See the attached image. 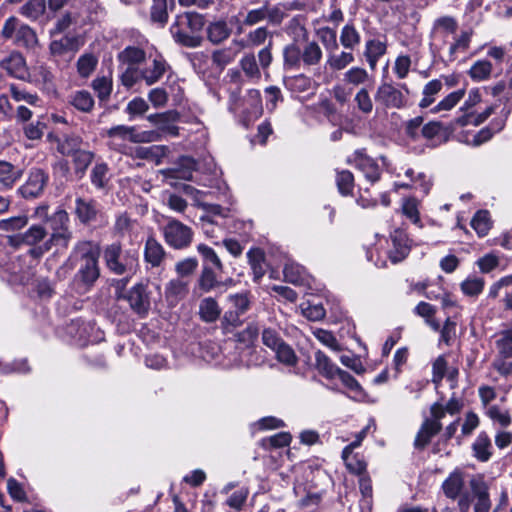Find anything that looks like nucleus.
<instances>
[{
  "instance_id": "obj_1",
  "label": "nucleus",
  "mask_w": 512,
  "mask_h": 512,
  "mask_svg": "<svg viewBox=\"0 0 512 512\" xmlns=\"http://www.w3.org/2000/svg\"><path fill=\"white\" fill-rule=\"evenodd\" d=\"M107 145L111 150L128 155V143H150L160 140V133L154 130L138 131L135 126L116 125L106 130Z\"/></svg>"
},
{
  "instance_id": "obj_2",
  "label": "nucleus",
  "mask_w": 512,
  "mask_h": 512,
  "mask_svg": "<svg viewBox=\"0 0 512 512\" xmlns=\"http://www.w3.org/2000/svg\"><path fill=\"white\" fill-rule=\"evenodd\" d=\"M79 256L81 260L76 277L87 287H91L100 276L98 259L100 256L99 244L82 240L75 244L71 256Z\"/></svg>"
},
{
  "instance_id": "obj_3",
  "label": "nucleus",
  "mask_w": 512,
  "mask_h": 512,
  "mask_svg": "<svg viewBox=\"0 0 512 512\" xmlns=\"http://www.w3.org/2000/svg\"><path fill=\"white\" fill-rule=\"evenodd\" d=\"M471 494L463 493L458 499L460 512H469L473 503L474 512H490L492 501L489 493V485L483 475L473 476L469 481Z\"/></svg>"
},
{
  "instance_id": "obj_4",
  "label": "nucleus",
  "mask_w": 512,
  "mask_h": 512,
  "mask_svg": "<svg viewBox=\"0 0 512 512\" xmlns=\"http://www.w3.org/2000/svg\"><path fill=\"white\" fill-rule=\"evenodd\" d=\"M104 260L108 269L116 275L133 272L138 264V255L135 250L123 252L119 242L106 246Z\"/></svg>"
},
{
  "instance_id": "obj_5",
  "label": "nucleus",
  "mask_w": 512,
  "mask_h": 512,
  "mask_svg": "<svg viewBox=\"0 0 512 512\" xmlns=\"http://www.w3.org/2000/svg\"><path fill=\"white\" fill-rule=\"evenodd\" d=\"M161 232L166 244L176 250L189 247L193 240L192 229L174 218H168Z\"/></svg>"
},
{
  "instance_id": "obj_6",
  "label": "nucleus",
  "mask_w": 512,
  "mask_h": 512,
  "mask_svg": "<svg viewBox=\"0 0 512 512\" xmlns=\"http://www.w3.org/2000/svg\"><path fill=\"white\" fill-rule=\"evenodd\" d=\"M495 347L493 366L501 375L508 376L512 373V328L497 334Z\"/></svg>"
},
{
  "instance_id": "obj_7",
  "label": "nucleus",
  "mask_w": 512,
  "mask_h": 512,
  "mask_svg": "<svg viewBox=\"0 0 512 512\" xmlns=\"http://www.w3.org/2000/svg\"><path fill=\"white\" fill-rule=\"evenodd\" d=\"M69 215L64 209H58L51 216L52 234L46 240L50 249L53 246L67 248L72 239V231L68 227Z\"/></svg>"
},
{
  "instance_id": "obj_8",
  "label": "nucleus",
  "mask_w": 512,
  "mask_h": 512,
  "mask_svg": "<svg viewBox=\"0 0 512 512\" xmlns=\"http://www.w3.org/2000/svg\"><path fill=\"white\" fill-rule=\"evenodd\" d=\"M63 2H49L48 8L45 2H26L21 7V14L31 20H37L41 23L48 22L54 13L62 7Z\"/></svg>"
},
{
  "instance_id": "obj_9",
  "label": "nucleus",
  "mask_w": 512,
  "mask_h": 512,
  "mask_svg": "<svg viewBox=\"0 0 512 512\" xmlns=\"http://www.w3.org/2000/svg\"><path fill=\"white\" fill-rule=\"evenodd\" d=\"M84 45L83 38L75 35H64L60 39L51 41L49 50L54 57H65L69 60Z\"/></svg>"
},
{
  "instance_id": "obj_10",
  "label": "nucleus",
  "mask_w": 512,
  "mask_h": 512,
  "mask_svg": "<svg viewBox=\"0 0 512 512\" xmlns=\"http://www.w3.org/2000/svg\"><path fill=\"white\" fill-rule=\"evenodd\" d=\"M101 213L100 204L91 198L77 197L75 199L74 214L83 225H90L97 221Z\"/></svg>"
},
{
  "instance_id": "obj_11",
  "label": "nucleus",
  "mask_w": 512,
  "mask_h": 512,
  "mask_svg": "<svg viewBox=\"0 0 512 512\" xmlns=\"http://www.w3.org/2000/svg\"><path fill=\"white\" fill-rule=\"evenodd\" d=\"M348 163L354 165L360 170L370 183H375L380 179L381 171L378 164L364 150H356L348 159Z\"/></svg>"
},
{
  "instance_id": "obj_12",
  "label": "nucleus",
  "mask_w": 512,
  "mask_h": 512,
  "mask_svg": "<svg viewBox=\"0 0 512 512\" xmlns=\"http://www.w3.org/2000/svg\"><path fill=\"white\" fill-rule=\"evenodd\" d=\"M48 175L41 169L31 170L27 181L19 187L18 193L24 198H35L42 194Z\"/></svg>"
},
{
  "instance_id": "obj_13",
  "label": "nucleus",
  "mask_w": 512,
  "mask_h": 512,
  "mask_svg": "<svg viewBox=\"0 0 512 512\" xmlns=\"http://www.w3.org/2000/svg\"><path fill=\"white\" fill-rule=\"evenodd\" d=\"M375 100L386 108H401L405 105L403 93L390 83H382L377 88Z\"/></svg>"
},
{
  "instance_id": "obj_14",
  "label": "nucleus",
  "mask_w": 512,
  "mask_h": 512,
  "mask_svg": "<svg viewBox=\"0 0 512 512\" xmlns=\"http://www.w3.org/2000/svg\"><path fill=\"white\" fill-rule=\"evenodd\" d=\"M196 170V161L191 157H181L177 166L162 171L164 178L169 180H191Z\"/></svg>"
},
{
  "instance_id": "obj_15",
  "label": "nucleus",
  "mask_w": 512,
  "mask_h": 512,
  "mask_svg": "<svg viewBox=\"0 0 512 512\" xmlns=\"http://www.w3.org/2000/svg\"><path fill=\"white\" fill-rule=\"evenodd\" d=\"M126 299L130 307L139 315H146L150 308V301L143 284H136L127 293Z\"/></svg>"
},
{
  "instance_id": "obj_16",
  "label": "nucleus",
  "mask_w": 512,
  "mask_h": 512,
  "mask_svg": "<svg viewBox=\"0 0 512 512\" xmlns=\"http://www.w3.org/2000/svg\"><path fill=\"white\" fill-rule=\"evenodd\" d=\"M0 67L17 79H24L27 75L26 61L19 52H12L3 58Z\"/></svg>"
},
{
  "instance_id": "obj_17",
  "label": "nucleus",
  "mask_w": 512,
  "mask_h": 512,
  "mask_svg": "<svg viewBox=\"0 0 512 512\" xmlns=\"http://www.w3.org/2000/svg\"><path fill=\"white\" fill-rule=\"evenodd\" d=\"M228 298L235 308V311L226 312L223 317V322L236 327L241 324L239 319L240 315L245 313L249 308V300L246 294L230 295Z\"/></svg>"
},
{
  "instance_id": "obj_18",
  "label": "nucleus",
  "mask_w": 512,
  "mask_h": 512,
  "mask_svg": "<svg viewBox=\"0 0 512 512\" xmlns=\"http://www.w3.org/2000/svg\"><path fill=\"white\" fill-rule=\"evenodd\" d=\"M166 257V251L162 244L154 237L149 236L144 246V260L152 267H159Z\"/></svg>"
},
{
  "instance_id": "obj_19",
  "label": "nucleus",
  "mask_w": 512,
  "mask_h": 512,
  "mask_svg": "<svg viewBox=\"0 0 512 512\" xmlns=\"http://www.w3.org/2000/svg\"><path fill=\"white\" fill-rule=\"evenodd\" d=\"M23 175V170L11 162L0 160V186L11 189Z\"/></svg>"
},
{
  "instance_id": "obj_20",
  "label": "nucleus",
  "mask_w": 512,
  "mask_h": 512,
  "mask_svg": "<svg viewBox=\"0 0 512 512\" xmlns=\"http://www.w3.org/2000/svg\"><path fill=\"white\" fill-rule=\"evenodd\" d=\"M168 68V64L162 57L155 58L152 61L151 66L140 69L142 80L145 81L147 85H153L157 83L164 75Z\"/></svg>"
},
{
  "instance_id": "obj_21",
  "label": "nucleus",
  "mask_w": 512,
  "mask_h": 512,
  "mask_svg": "<svg viewBox=\"0 0 512 512\" xmlns=\"http://www.w3.org/2000/svg\"><path fill=\"white\" fill-rule=\"evenodd\" d=\"M189 291V283L181 278L171 279L165 286V297L171 303L183 299Z\"/></svg>"
},
{
  "instance_id": "obj_22",
  "label": "nucleus",
  "mask_w": 512,
  "mask_h": 512,
  "mask_svg": "<svg viewBox=\"0 0 512 512\" xmlns=\"http://www.w3.org/2000/svg\"><path fill=\"white\" fill-rule=\"evenodd\" d=\"M392 244L393 247L389 251V259L392 263L396 264L408 256L410 252V246L407 243L406 236L398 232L392 236Z\"/></svg>"
},
{
  "instance_id": "obj_23",
  "label": "nucleus",
  "mask_w": 512,
  "mask_h": 512,
  "mask_svg": "<svg viewBox=\"0 0 512 512\" xmlns=\"http://www.w3.org/2000/svg\"><path fill=\"white\" fill-rule=\"evenodd\" d=\"M463 487L464 479L462 473L459 471L451 473L442 484L444 494L453 500L460 498Z\"/></svg>"
},
{
  "instance_id": "obj_24",
  "label": "nucleus",
  "mask_w": 512,
  "mask_h": 512,
  "mask_svg": "<svg viewBox=\"0 0 512 512\" xmlns=\"http://www.w3.org/2000/svg\"><path fill=\"white\" fill-rule=\"evenodd\" d=\"M386 44L380 40H369L366 42L364 56L369 64L370 69H376L378 60L386 53Z\"/></svg>"
},
{
  "instance_id": "obj_25",
  "label": "nucleus",
  "mask_w": 512,
  "mask_h": 512,
  "mask_svg": "<svg viewBox=\"0 0 512 512\" xmlns=\"http://www.w3.org/2000/svg\"><path fill=\"white\" fill-rule=\"evenodd\" d=\"M221 314V308L217 301L212 297H207L201 300L199 304V316L207 323L215 322Z\"/></svg>"
},
{
  "instance_id": "obj_26",
  "label": "nucleus",
  "mask_w": 512,
  "mask_h": 512,
  "mask_svg": "<svg viewBox=\"0 0 512 512\" xmlns=\"http://www.w3.org/2000/svg\"><path fill=\"white\" fill-rule=\"evenodd\" d=\"M493 110H494L493 107L490 106V107L486 108L485 111L480 114H475V113L463 114L453 120V122L451 123V128L465 127L468 125L478 126L481 123H483L492 114Z\"/></svg>"
},
{
  "instance_id": "obj_27",
  "label": "nucleus",
  "mask_w": 512,
  "mask_h": 512,
  "mask_svg": "<svg viewBox=\"0 0 512 512\" xmlns=\"http://www.w3.org/2000/svg\"><path fill=\"white\" fill-rule=\"evenodd\" d=\"M493 110H494L493 107L490 106V107L486 108L485 111L480 114H475V113L463 114L453 120V122L451 123V128L465 127L468 125L478 126L481 123H483L492 114Z\"/></svg>"
},
{
  "instance_id": "obj_28",
  "label": "nucleus",
  "mask_w": 512,
  "mask_h": 512,
  "mask_svg": "<svg viewBox=\"0 0 512 512\" xmlns=\"http://www.w3.org/2000/svg\"><path fill=\"white\" fill-rule=\"evenodd\" d=\"M440 430L441 426L424 421L416 435L414 446L417 449H424L429 444L431 438L438 434Z\"/></svg>"
},
{
  "instance_id": "obj_29",
  "label": "nucleus",
  "mask_w": 512,
  "mask_h": 512,
  "mask_svg": "<svg viewBox=\"0 0 512 512\" xmlns=\"http://www.w3.org/2000/svg\"><path fill=\"white\" fill-rule=\"evenodd\" d=\"M372 79V76L366 71V69L358 66L349 68L343 74V82L353 87L365 85Z\"/></svg>"
},
{
  "instance_id": "obj_30",
  "label": "nucleus",
  "mask_w": 512,
  "mask_h": 512,
  "mask_svg": "<svg viewBox=\"0 0 512 512\" xmlns=\"http://www.w3.org/2000/svg\"><path fill=\"white\" fill-rule=\"evenodd\" d=\"M315 366L318 372L328 379L336 377L339 369L322 351L315 353Z\"/></svg>"
},
{
  "instance_id": "obj_31",
  "label": "nucleus",
  "mask_w": 512,
  "mask_h": 512,
  "mask_svg": "<svg viewBox=\"0 0 512 512\" xmlns=\"http://www.w3.org/2000/svg\"><path fill=\"white\" fill-rule=\"evenodd\" d=\"M354 60V55L351 52L342 51L339 54H336V52H331L327 54L326 65L331 70L340 71L353 63Z\"/></svg>"
},
{
  "instance_id": "obj_32",
  "label": "nucleus",
  "mask_w": 512,
  "mask_h": 512,
  "mask_svg": "<svg viewBox=\"0 0 512 512\" xmlns=\"http://www.w3.org/2000/svg\"><path fill=\"white\" fill-rule=\"evenodd\" d=\"M217 285L218 281L214 271L210 267L203 266L201 274L197 280V285L194 288V292L196 293L197 290H199L201 293H207Z\"/></svg>"
},
{
  "instance_id": "obj_33",
  "label": "nucleus",
  "mask_w": 512,
  "mask_h": 512,
  "mask_svg": "<svg viewBox=\"0 0 512 512\" xmlns=\"http://www.w3.org/2000/svg\"><path fill=\"white\" fill-rule=\"evenodd\" d=\"M301 56L304 66H315L322 59V50L315 41L308 42L301 49Z\"/></svg>"
},
{
  "instance_id": "obj_34",
  "label": "nucleus",
  "mask_w": 512,
  "mask_h": 512,
  "mask_svg": "<svg viewBox=\"0 0 512 512\" xmlns=\"http://www.w3.org/2000/svg\"><path fill=\"white\" fill-rule=\"evenodd\" d=\"M491 441L486 433H480L472 445L474 456L481 462H486L491 457Z\"/></svg>"
},
{
  "instance_id": "obj_35",
  "label": "nucleus",
  "mask_w": 512,
  "mask_h": 512,
  "mask_svg": "<svg viewBox=\"0 0 512 512\" xmlns=\"http://www.w3.org/2000/svg\"><path fill=\"white\" fill-rule=\"evenodd\" d=\"M71 105L77 110L88 113L94 107V99L90 92L86 90L76 91L70 100Z\"/></svg>"
},
{
  "instance_id": "obj_36",
  "label": "nucleus",
  "mask_w": 512,
  "mask_h": 512,
  "mask_svg": "<svg viewBox=\"0 0 512 512\" xmlns=\"http://www.w3.org/2000/svg\"><path fill=\"white\" fill-rule=\"evenodd\" d=\"M145 58V51L135 46L126 47L118 55V59L122 63L127 64L128 67H134V65L143 62Z\"/></svg>"
},
{
  "instance_id": "obj_37",
  "label": "nucleus",
  "mask_w": 512,
  "mask_h": 512,
  "mask_svg": "<svg viewBox=\"0 0 512 512\" xmlns=\"http://www.w3.org/2000/svg\"><path fill=\"white\" fill-rule=\"evenodd\" d=\"M245 102L250 106L247 112L248 120L257 119L263 111L260 91L256 89L249 90Z\"/></svg>"
},
{
  "instance_id": "obj_38",
  "label": "nucleus",
  "mask_w": 512,
  "mask_h": 512,
  "mask_svg": "<svg viewBox=\"0 0 512 512\" xmlns=\"http://www.w3.org/2000/svg\"><path fill=\"white\" fill-rule=\"evenodd\" d=\"M15 43L26 48H34L38 43V38L33 29L25 24H21L16 31Z\"/></svg>"
},
{
  "instance_id": "obj_39",
  "label": "nucleus",
  "mask_w": 512,
  "mask_h": 512,
  "mask_svg": "<svg viewBox=\"0 0 512 512\" xmlns=\"http://www.w3.org/2000/svg\"><path fill=\"white\" fill-rule=\"evenodd\" d=\"M283 273L285 280L292 284H302L306 278L305 269L294 262L286 263Z\"/></svg>"
},
{
  "instance_id": "obj_40",
  "label": "nucleus",
  "mask_w": 512,
  "mask_h": 512,
  "mask_svg": "<svg viewBox=\"0 0 512 512\" xmlns=\"http://www.w3.org/2000/svg\"><path fill=\"white\" fill-rule=\"evenodd\" d=\"M230 32V29L224 21L211 23L207 29L208 39L214 44H218L227 39Z\"/></svg>"
},
{
  "instance_id": "obj_41",
  "label": "nucleus",
  "mask_w": 512,
  "mask_h": 512,
  "mask_svg": "<svg viewBox=\"0 0 512 512\" xmlns=\"http://www.w3.org/2000/svg\"><path fill=\"white\" fill-rule=\"evenodd\" d=\"M442 82L438 79L429 81L423 88V98L419 102L421 108H427L435 101L437 95L442 89Z\"/></svg>"
},
{
  "instance_id": "obj_42",
  "label": "nucleus",
  "mask_w": 512,
  "mask_h": 512,
  "mask_svg": "<svg viewBox=\"0 0 512 512\" xmlns=\"http://www.w3.org/2000/svg\"><path fill=\"white\" fill-rule=\"evenodd\" d=\"M359 488L362 495L360 507L363 510L365 509L366 512H370L372 506V484L371 479L367 474L360 476Z\"/></svg>"
},
{
  "instance_id": "obj_43",
  "label": "nucleus",
  "mask_w": 512,
  "mask_h": 512,
  "mask_svg": "<svg viewBox=\"0 0 512 512\" xmlns=\"http://www.w3.org/2000/svg\"><path fill=\"white\" fill-rule=\"evenodd\" d=\"M465 96V90L459 89L451 92L443 100H441L436 106L431 109V112L438 113L440 111H449L454 108Z\"/></svg>"
},
{
  "instance_id": "obj_44",
  "label": "nucleus",
  "mask_w": 512,
  "mask_h": 512,
  "mask_svg": "<svg viewBox=\"0 0 512 512\" xmlns=\"http://www.w3.org/2000/svg\"><path fill=\"white\" fill-rule=\"evenodd\" d=\"M47 236V231L42 225H32L28 230L21 234V242L30 246H35L43 241Z\"/></svg>"
},
{
  "instance_id": "obj_45",
  "label": "nucleus",
  "mask_w": 512,
  "mask_h": 512,
  "mask_svg": "<svg viewBox=\"0 0 512 512\" xmlns=\"http://www.w3.org/2000/svg\"><path fill=\"white\" fill-rule=\"evenodd\" d=\"M82 148V139L76 135L66 136L58 144V151L64 156H73Z\"/></svg>"
},
{
  "instance_id": "obj_46",
  "label": "nucleus",
  "mask_w": 512,
  "mask_h": 512,
  "mask_svg": "<svg viewBox=\"0 0 512 512\" xmlns=\"http://www.w3.org/2000/svg\"><path fill=\"white\" fill-rule=\"evenodd\" d=\"M361 41L360 34L352 25H345L340 35V43L346 49L353 50Z\"/></svg>"
},
{
  "instance_id": "obj_47",
  "label": "nucleus",
  "mask_w": 512,
  "mask_h": 512,
  "mask_svg": "<svg viewBox=\"0 0 512 512\" xmlns=\"http://www.w3.org/2000/svg\"><path fill=\"white\" fill-rule=\"evenodd\" d=\"M471 226L480 237L487 235L491 228L489 212L486 210L478 211L471 220Z\"/></svg>"
},
{
  "instance_id": "obj_48",
  "label": "nucleus",
  "mask_w": 512,
  "mask_h": 512,
  "mask_svg": "<svg viewBox=\"0 0 512 512\" xmlns=\"http://www.w3.org/2000/svg\"><path fill=\"white\" fill-rule=\"evenodd\" d=\"M136 221L133 220L127 213L119 214L113 225V232L119 237H124L126 234L132 232L135 227Z\"/></svg>"
},
{
  "instance_id": "obj_49",
  "label": "nucleus",
  "mask_w": 512,
  "mask_h": 512,
  "mask_svg": "<svg viewBox=\"0 0 512 512\" xmlns=\"http://www.w3.org/2000/svg\"><path fill=\"white\" fill-rule=\"evenodd\" d=\"M492 72V64L487 60L476 61L469 70V75L474 81H483L489 78Z\"/></svg>"
},
{
  "instance_id": "obj_50",
  "label": "nucleus",
  "mask_w": 512,
  "mask_h": 512,
  "mask_svg": "<svg viewBox=\"0 0 512 512\" xmlns=\"http://www.w3.org/2000/svg\"><path fill=\"white\" fill-rule=\"evenodd\" d=\"M336 184L340 194L343 196L350 195L354 187L353 174L348 170L338 171L336 175Z\"/></svg>"
},
{
  "instance_id": "obj_51",
  "label": "nucleus",
  "mask_w": 512,
  "mask_h": 512,
  "mask_svg": "<svg viewBox=\"0 0 512 512\" xmlns=\"http://www.w3.org/2000/svg\"><path fill=\"white\" fill-rule=\"evenodd\" d=\"M342 458L345 462L347 469L354 474L362 476L366 474V462L358 457V455H353L352 453H345L342 451Z\"/></svg>"
},
{
  "instance_id": "obj_52",
  "label": "nucleus",
  "mask_w": 512,
  "mask_h": 512,
  "mask_svg": "<svg viewBox=\"0 0 512 512\" xmlns=\"http://www.w3.org/2000/svg\"><path fill=\"white\" fill-rule=\"evenodd\" d=\"M484 284H485V282H484L483 278L472 276V277H468L467 279H465L461 283L460 287H461V291L465 295L474 297V296L479 295L483 291Z\"/></svg>"
},
{
  "instance_id": "obj_53",
  "label": "nucleus",
  "mask_w": 512,
  "mask_h": 512,
  "mask_svg": "<svg viewBox=\"0 0 512 512\" xmlns=\"http://www.w3.org/2000/svg\"><path fill=\"white\" fill-rule=\"evenodd\" d=\"M472 37V31H463L455 38L454 43L449 48L450 57L455 59L458 53H464L468 50Z\"/></svg>"
},
{
  "instance_id": "obj_54",
  "label": "nucleus",
  "mask_w": 512,
  "mask_h": 512,
  "mask_svg": "<svg viewBox=\"0 0 512 512\" xmlns=\"http://www.w3.org/2000/svg\"><path fill=\"white\" fill-rule=\"evenodd\" d=\"M98 60L93 54H84L77 61V72L83 78L89 77L97 66Z\"/></svg>"
},
{
  "instance_id": "obj_55",
  "label": "nucleus",
  "mask_w": 512,
  "mask_h": 512,
  "mask_svg": "<svg viewBox=\"0 0 512 512\" xmlns=\"http://www.w3.org/2000/svg\"><path fill=\"white\" fill-rule=\"evenodd\" d=\"M36 81L41 83L47 91H54V75L45 65H39L34 69Z\"/></svg>"
},
{
  "instance_id": "obj_56",
  "label": "nucleus",
  "mask_w": 512,
  "mask_h": 512,
  "mask_svg": "<svg viewBox=\"0 0 512 512\" xmlns=\"http://www.w3.org/2000/svg\"><path fill=\"white\" fill-rule=\"evenodd\" d=\"M251 265L254 280L258 281L265 274V264L263 254L259 250H251L247 253Z\"/></svg>"
},
{
  "instance_id": "obj_57",
  "label": "nucleus",
  "mask_w": 512,
  "mask_h": 512,
  "mask_svg": "<svg viewBox=\"0 0 512 512\" xmlns=\"http://www.w3.org/2000/svg\"><path fill=\"white\" fill-rule=\"evenodd\" d=\"M92 88L101 101L107 100L112 92V80L109 77H97L92 81Z\"/></svg>"
},
{
  "instance_id": "obj_58",
  "label": "nucleus",
  "mask_w": 512,
  "mask_h": 512,
  "mask_svg": "<svg viewBox=\"0 0 512 512\" xmlns=\"http://www.w3.org/2000/svg\"><path fill=\"white\" fill-rule=\"evenodd\" d=\"M274 352L277 360L286 366H295L298 362V358L294 350L285 342H283Z\"/></svg>"
},
{
  "instance_id": "obj_59",
  "label": "nucleus",
  "mask_w": 512,
  "mask_h": 512,
  "mask_svg": "<svg viewBox=\"0 0 512 512\" xmlns=\"http://www.w3.org/2000/svg\"><path fill=\"white\" fill-rule=\"evenodd\" d=\"M317 34L328 53L337 51L338 42L335 30L325 27L319 29Z\"/></svg>"
},
{
  "instance_id": "obj_60",
  "label": "nucleus",
  "mask_w": 512,
  "mask_h": 512,
  "mask_svg": "<svg viewBox=\"0 0 512 512\" xmlns=\"http://www.w3.org/2000/svg\"><path fill=\"white\" fill-rule=\"evenodd\" d=\"M284 66L298 68L302 62L301 49L296 45H289L283 51Z\"/></svg>"
},
{
  "instance_id": "obj_61",
  "label": "nucleus",
  "mask_w": 512,
  "mask_h": 512,
  "mask_svg": "<svg viewBox=\"0 0 512 512\" xmlns=\"http://www.w3.org/2000/svg\"><path fill=\"white\" fill-rule=\"evenodd\" d=\"M9 89L12 98L17 102L24 101L32 106H37L40 101L39 96L36 93H30L24 89H20L15 84H11Z\"/></svg>"
},
{
  "instance_id": "obj_62",
  "label": "nucleus",
  "mask_w": 512,
  "mask_h": 512,
  "mask_svg": "<svg viewBox=\"0 0 512 512\" xmlns=\"http://www.w3.org/2000/svg\"><path fill=\"white\" fill-rule=\"evenodd\" d=\"M108 166L106 163H97L91 171V182L96 188H104L108 181Z\"/></svg>"
},
{
  "instance_id": "obj_63",
  "label": "nucleus",
  "mask_w": 512,
  "mask_h": 512,
  "mask_svg": "<svg viewBox=\"0 0 512 512\" xmlns=\"http://www.w3.org/2000/svg\"><path fill=\"white\" fill-rule=\"evenodd\" d=\"M357 108L364 114H370L373 110V102L367 88L362 87L354 97Z\"/></svg>"
},
{
  "instance_id": "obj_64",
  "label": "nucleus",
  "mask_w": 512,
  "mask_h": 512,
  "mask_svg": "<svg viewBox=\"0 0 512 512\" xmlns=\"http://www.w3.org/2000/svg\"><path fill=\"white\" fill-rule=\"evenodd\" d=\"M240 65L245 75L251 79L259 80L261 77V73L259 67L256 63L255 56L253 54L245 55L241 61Z\"/></svg>"
}]
</instances>
